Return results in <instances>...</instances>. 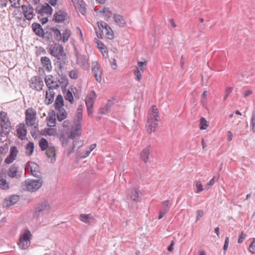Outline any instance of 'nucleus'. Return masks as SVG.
Segmentation results:
<instances>
[{
	"instance_id": "f257e3e1",
	"label": "nucleus",
	"mask_w": 255,
	"mask_h": 255,
	"mask_svg": "<svg viewBox=\"0 0 255 255\" xmlns=\"http://www.w3.org/2000/svg\"><path fill=\"white\" fill-rule=\"evenodd\" d=\"M159 121V116L158 110L155 106H153L148 114L146 124V130L148 133L156 131Z\"/></svg>"
},
{
	"instance_id": "f03ea898",
	"label": "nucleus",
	"mask_w": 255,
	"mask_h": 255,
	"mask_svg": "<svg viewBox=\"0 0 255 255\" xmlns=\"http://www.w3.org/2000/svg\"><path fill=\"white\" fill-rule=\"evenodd\" d=\"M53 11L51 6L48 3L38 5L35 8V12L38 14V18L42 24L48 21V17L50 16Z\"/></svg>"
},
{
	"instance_id": "7ed1b4c3",
	"label": "nucleus",
	"mask_w": 255,
	"mask_h": 255,
	"mask_svg": "<svg viewBox=\"0 0 255 255\" xmlns=\"http://www.w3.org/2000/svg\"><path fill=\"white\" fill-rule=\"evenodd\" d=\"M51 209V207L47 201H41L35 207L33 218L34 217L38 218L45 214H49Z\"/></svg>"
},
{
	"instance_id": "20e7f679",
	"label": "nucleus",
	"mask_w": 255,
	"mask_h": 255,
	"mask_svg": "<svg viewBox=\"0 0 255 255\" xmlns=\"http://www.w3.org/2000/svg\"><path fill=\"white\" fill-rule=\"evenodd\" d=\"M33 32L38 36L42 37L44 42H49L52 38V32L50 30V31H47L44 32L42 26L39 23H33Z\"/></svg>"
},
{
	"instance_id": "39448f33",
	"label": "nucleus",
	"mask_w": 255,
	"mask_h": 255,
	"mask_svg": "<svg viewBox=\"0 0 255 255\" xmlns=\"http://www.w3.org/2000/svg\"><path fill=\"white\" fill-rule=\"evenodd\" d=\"M30 231L26 229L24 230L22 233L20 235L18 245L21 250L27 249L30 245Z\"/></svg>"
},
{
	"instance_id": "423d86ee",
	"label": "nucleus",
	"mask_w": 255,
	"mask_h": 255,
	"mask_svg": "<svg viewBox=\"0 0 255 255\" xmlns=\"http://www.w3.org/2000/svg\"><path fill=\"white\" fill-rule=\"evenodd\" d=\"M97 24L102 33L105 34L108 39H113L114 38V32L111 27L106 22L100 21L97 22Z\"/></svg>"
},
{
	"instance_id": "0eeeda50",
	"label": "nucleus",
	"mask_w": 255,
	"mask_h": 255,
	"mask_svg": "<svg viewBox=\"0 0 255 255\" xmlns=\"http://www.w3.org/2000/svg\"><path fill=\"white\" fill-rule=\"evenodd\" d=\"M76 63L82 69L84 70H87L90 68V63L89 62V57L86 55L77 54L76 55Z\"/></svg>"
},
{
	"instance_id": "6e6552de",
	"label": "nucleus",
	"mask_w": 255,
	"mask_h": 255,
	"mask_svg": "<svg viewBox=\"0 0 255 255\" xmlns=\"http://www.w3.org/2000/svg\"><path fill=\"white\" fill-rule=\"evenodd\" d=\"M51 54L56 57H63L65 55L63 47L56 43L51 44L50 47Z\"/></svg>"
},
{
	"instance_id": "1a4fd4ad",
	"label": "nucleus",
	"mask_w": 255,
	"mask_h": 255,
	"mask_svg": "<svg viewBox=\"0 0 255 255\" xmlns=\"http://www.w3.org/2000/svg\"><path fill=\"white\" fill-rule=\"evenodd\" d=\"M100 66L97 61L92 62V72L96 80L99 83L102 81V71L100 69Z\"/></svg>"
},
{
	"instance_id": "9d476101",
	"label": "nucleus",
	"mask_w": 255,
	"mask_h": 255,
	"mask_svg": "<svg viewBox=\"0 0 255 255\" xmlns=\"http://www.w3.org/2000/svg\"><path fill=\"white\" fill-rule=\"evenodd\" d=\"M0 126L2 130L10 129V123L6 113L3 111L0 113Z\"/></svg>"
},
{
	"instance_id": "9b49d317",
	"label": "nucleus",
	"mask_w": 255,
	"mask_h": 255,
	"mask_svg": "<svg viewBox=\"0 0 255 255\" xmlns=\"http://www.w3.org/2000/svg\"><path fill=\"white\" fill-rule=\"evenodd\" d=\"M69 17L67 12L64 9L56 11L53 15V20L56 22H62L68 21Z\"/></svg>"
},
{
	"instance_id": "f8f14e48",
	"label": "nucleus",
	"mask_w": 255,
	"mask_h": 255,
	"mask_svg": "<svg viewBox=\"0 0 255 255\" xmlns=\"http://www.w3.org/2000/svg\"><path fill=\"white\" fill-rule=\"evenodd\" d=\"M18 151L15 146H12L10 147L9 155L5 159L4 163L5 164H10L15 160Z\"/></svg>"
},
{
	"instance_id": "ddd939ff",
	"label": "nucleus",
	"mask_w": 255,
	"mask_h": 255,
	"mask_svg": "<svg viewBox=\"0 0 255 255\" xmlns=\"http://www.w3.org/2000/svg\"><path fill=\"white\" fill-rule=\"evenodd\" d=\"M45 82L46 85L48 88V89H55L59 88V85L57 81H54L52 76H47L45 78Z\"/></svg>"
},
{
	"instance_id": "4468645a",
	"label": "nucleus",
	"mask_w": 255,
	"mask_h": 255,
	"mask_svg": "<svg viewBox=\"0 0 255 255\" xmlns=\"http://www.w3.org/2000/svg\"><path fill=\"white\" fill-rule=\"evenodd\" d=\"M18 166L14 164L12 165L8 170V176L11 178H18L20 177V175L18 174L19 172L18 171Z\"/></svg>"
},
{
	"instance_id": "2eb2a0df",
	"label": "nucleus",
	"mask_w": 255,
	"mask_h": 255,
	"mask_svg": "<svg viewBox=\"0 0 255 255\" xmlns=\"http://www.w3.org/2000/svg\"><path fill=\"white\" fill-rule=\"evenodd\" d=\"M17 135L18 138L21 139H23L27 133V131L25 129V126L24 124H20L17 127Z\"/></svg>"
},
{
	"instance_id": "dca6fc26",
	"label": "nucleus",
	"mask_w": 255,
	"mask_h": 255,
	"mask_svg": "<svg viewBox=\"0 0 255 255\" xmlns=\"http://www.w3.org/2000/svg\"><path fill=\"white\" fill-rule=\"evenodd\" d=\"M81 129V125H78L74 124V126L72 127L70 134L69 135L70 138L71 139L75 138L80 134V131Z\"/></svg>"
},
{
	"instance_id": "f3484780",
	"label": "nucleus",
	"mask_w": 255,
	"mask_h": 255,
	"mask_svg": "<svg viewBox=\"0 0 255 255\" xmlns=\"http://www.w3.org/2000/svg\"><path fill=\"white\" fill-rule=\"evenodd\" d=\"M115 23L120 27H124L126 24L124 17L118 13H114L113 16Z\"/></svg>"
},
{
	"instance_id": "a211bd4d",
	"label": "nucleus",
	"mask_w": 255,
	"mask_h": 255,
	"mask_svg": "<svg viewBox=\"0 0 255 255\" xmlns=\"http://www.w3.org/2000/svg\"><path fill=\"white\" fill-rule=\"evenodd\" d=\"M22 9L24 17L27 20L32 19V7L30 4H24L22 6Z\"/></svg>"
},
{
	"instance_id": "6ab92c4d",
	"label": "nucleus",
	"mask_w": 255,
	"mask_h": 255,
	"mask_svg": "<svg viewBox=\"0 0 255 255\" xmlns=\"http://www.w3.org/2000/svg\"><path fill=\"white\" fill-rule=\"evenodd\" d=\"M83 107L80 105L76 111L75 117L74 119V124L78 125H81V122L83 120Z\"/></svg>"
},
{
	"instance_id": "aec40b11",
	"label": "nucleus",
	"mask_w": 255,
	"mask_h": 255,
	"mask_svg": "<svg viewBox=\"0 0 255 255\" xmlns=\"http://www.w3.org/2000/svg\"><path fill=\"white\" fill-rule=\"evenodd\" d=\"M151 147L150 145H147L144 148L140 153V159L144 162L146 163L148 161Z\"/></svg>"
},
{
	"instance_id": "412c9836",
	"label": "nucleus",
	"mask_w": 255,
	"mask_h": 255,
	"mask_svg": "<svg viewBox=\"0 0 255 255\" xmlns=\"http://www.w3.org/2000/svg\"><path fill=\"white\" fill-rule=\"evenodd\" d=\"M19 200L18 195H13L11 196L8 199H6L4 201V206L6 207L13 205Z\"/></svg>"
},
{
	"instance_id": "4be33fe9",
	"label": "nucleus",
	"mask_w": 255,
	"mask_h": 255,
	"mask_svg": "<svg viewBox=\"0 0 255 255\" xmlns=\"http://www.w3.org/2000/svg\"><path fill=\"white\" fill-rule=\"evenodd\" d=\"M6 178V176L5 173H0V188L2 190H7L9 188Z\"/></svg>"
},
{
	"instance_id": "5701e85b",
	"label": "nucleus",
	"mask_w": 255,
	"mask_h": 255,
	"mask_svg": "<svg viewBox=\"0 0 255 255\" xmlns=\"http://www.w3.org/2000/svg\"><path fill=\"white\" fill-rule=\"evenodd\" d=\"M46 154L49 158H51V161L54 162L55 161V157L56 152L55 148L53 146H50L46 149Z\"/></svg>"
},
{
	"instance_id": "b1692460",
	"label": "nucleus",
	"mask_w": 255,
	"mask_h": 255,
	"mask_svg": "<svg viewBox=\"0 0 255 255\" xmlns=\"http://www.w3.org/2000/svg\"><path fill=\"white\" fill-rule=\"evenodd\" d=\"M41 62L43 67L47 71L50 72L51 70L52 65L49 58L42 57L41 58Z\"/></svg>"
},
{
	"instance_id": "393cba45",
	"label": "nucleus",
	"mask_w": 255,
	"mask_h": 255,
	"mask_svg": "<svg viewBox=\"0 0 255 255\" xmlns=\"http://www.w3.org/2000/svg\"><path fill=\"white\" fill-rule=\"evenodd\" d=\"M55 110L56 111L57 118L59 121L61 122L67 118V112L63 108L55 109Z\"/></svg>"
},
{
	"instance_id": "a878e982",
	"label": "nucleus",
	"mask_w": 255,
	"mask_h": 255,
	"mask_svg": "<svg viewBox=\"0 0 255 255\" xmlns=\"http://www.w3.org/2000/svg\"><path fill=\"white\" fill-rule=\"evenodd\" d=\"M54 106L55 109H59L60 108H63L64 100L63 97L61 95H58L56 97Z\"/></svg>"
},
{
	"instance_id": "bb28decb",
	"label": "nucleus",
	"mask_w": 255,
	"mask_h": 255,
	"mask_svg": "<svg viewBox=\"0 0 255 255\" xmlns=\"http://www.w3.org/2000/svg\"><path fill=\"white\" fill-rule=\"evenodd\" d=\"M43 180L42 178H33V192L37 191L42 185Z\"/></svg>"
},
{
	"instance_id": "cd10ccee",
	"label": "nucleus",
	"mask_w": 255,
	"mask_h": 255,
	"mask_svg": "<svg viewBox=\"0 0 255 255\" xmlns=\"http://www.w3.org/2000/svg\"><path fill=\"white\" fill-rule=\"evenodd\" d=\"M25 123L27 126H32V109L28 108L25 112Z\"/></svg>"
},
{
	"instance_id": "c85d7f7f",
	"label": "nucleus",
	"mask_w": 255,
	"mask_h": 255,
	"mask_svg": "<svg viewBox=\"0 0 255 255\" xmlns=\"http://www.w3.org/2000/svg\"><path fill=\"white\" fill-rule=\"evenodd\" d=\"M94 217L91 214H81L80 216V220L85 223H89L92 220H93Z\"/></svg>"
},
{
	"instance_id": "c756f323",
	"label": "nucleus",
	"mask_w": 255,
	"mask_h": 255,
	"mask_svg": "<svg viewBox=\"0 0 255 255\" xmlns=\"http://www.w3.org/2000/svg\"><path fill=\"white\" fill-rule=\"evenodd\" d=\"M54 92L53 90L48 89L46 92V101L48 100L47 104H51L54 101Z\"/></svg>"
},
{
	"instance_id": "7c9ffc66",
	"label": "nucleus",
	"mask_w": 255,
	"mask_h": 255,
	"mask_svg": "<svg viewBox=\"0 0 255 255\" xmlns=\"http://www.w3.org/2000/svg\"><path fill=\"white\" fill-rule=\"evenodd\" d=\"M50 30H51L54 34V36L55 38L57 41L61 40L62 39V34L61 33L60 31L56 27H52L50 28Z\"/></svg>"
},
{
	"instance_id": "2f4dec72",
	"label": "nucleus",
	"mask_w": 255,
	"mask_h": 255,
	"mask_svg": "<svg viewBox=\"0 0 255 255\" xmlns=\"http://www.w3.org/2000/svg\"><path fill=\"white\" fill-rule=\"evenodd\" d=\"M100 12L103 13V16L107 17V20H108L112 16H113V14L109 7H104L103 9L100 11Z\"/></svg>"
},
{
	"instance_id": "473e14b6",
	"label": "nucleus",
	"mask_w": 255,
	"mask_h": 255,
	"mask_svg": "<svg viewBox=\"0 0 255 255\" xmlns=\"http://www.w3.org/2000/svg\"><path fill=\"white\" fill-rule=\"evenodd\" d=\"M39 145L42 151L46 150L50 146L49 145L47 140L44 138H42L40 139Z\"/></svg>"
},
{
	"instance_id": "72a5a7b5",
	"label": "nucleus",
	"mask_w": 255,
	"mask_h": 255,
	"mask_svg": "<svg viewBox=\"0 0 255 255\" xmlns=\"http://www.w3.org/2000/svg\"><path fill=\"white\" fill-rule=\"evenodd\" d=\"M161 204L163 206L160 211L166 214L169 211L171 203L169 200H166L162 202Z\"/></svg>"
},
{
	"instance_id": "f704fd0d",
	"label": "nucleus",
	"mask_w": 255,
	"mask_h": 255,
	"mask_svg": "<svg viewBox=\"0 0 255 255\" xmlns=\"http://www.w3.org/2000/svg\"><path fill=\"white\" fill-rule=\"evenodd\" d=\"M140 192L137 189L134 188L132 191L131 195H130V198L134 201H138V198L140 195Z\"/></svg>"
},
{
	"instance_id": "c9c22d12",
	"label": "nucleus",
	"mask_w": 255,
	"mask_h": 255,
	"mask_svg": "<svg viewBox=\"0 0 255 255\" xmlns=\"http://www.w3.org/2000/svg\"><path fill=\"white\" fill-rule=\"evenodd\" d=\"M23 189L28 191H32V180L28 179L22 185Z\"/></svg>"
},
{
	"instance_id": "e433bc0d",
	"label": "nucleus",
	"mask_w": 255,
	"mask_h": 255,
	"mask_svg": "<svg viewBox=\"0 0 255 255\" xmlns=\"http://www.w3.org/2000/svg\"><path fill=\"white\" fill-rule=\"evenodd\" d=\"M47 125L49 127H54L56 124V118L55 115L53 116H49L47 118Z\"/></svg>"
},
{
	"instance_id": "4c0bfd02",
	"label": "nucleus",
	"mask_w": 255,
	"mask_h": 255,
	"mask_svg": "<svg viewBox=\"0 0 255 255\" xmlns=\"http://www.w3.org/2000/svg\"><path fill=\"white\" fill-rule=\"evenodd\" d=\"M95 100V97H93L91 96L87 97L85 100V103L87 108H93Z\"/></svg>"
},
{
	"instance_id": "58836bf2",
	"label": "nucleus",
	"mask_w": 255,
	"mask_h": 255,
	"mask_svg": "<svg viewBox=\"0 0 255 255\" xmlns=\"http://www.w3.org/2000/svg\"><path fill=\"white\" fill-rule=\"evenodd\" d=\"M71 35V31L69 29H66L62 35V39L63 42H67Z\"/></svg>"
},
{
	"instance_id": "ea45409f",
	"label": "nucleus",
	"mask_w": 255,
	"mask_h": 255,
	"mask_svg": "<svg viewBox=\"0 0 255 255\" xmlns=\"http://www.w3.org/2000/svg\"><path fill=\"white\" fill-rule=\"evenodd\" d=\"M69 76L72 79H77L79 76L78 70L76 69H72L69 72Z\"/></svg>"
},
{
	"instance_id": "a19ab883",
	"label": "nucleus",
	"mask_w": 255,
	"mask_h": 255,
	"mask_svg": "<svg viewBox=\"0 0 255 255\" xmlns=\"http://www.w3.org/2000/svg\"><path fill=\"white\" fill-rule=\"evenodd\" d=\"M60 140L62 142V145L63 147H66L68 144L71 142V138L69 136L68 137H65L64 136L61 137Z\"/></svg>"
},
{
	"instance_id": "79ce46f5",
	"label": "nucleus",
	"mask_w": 255,
	"mask_h": 255,
	"mask_svg": "<svg viewBox=\"0 0 255 255\" xmlns=\"http://www.w3.org/2000/svg\"><path fill=\"white\" fill-rule=\"evenodd\" d=\"M66 100L68 101L70 103L72 104L74 101V97L72 92L70 91H68L65 96Z\"/></svg>"
},
{
	"instance_id": "37998d69",
	"label": "nucleus",
	"mask_w": 255,
	"mask_h": 255,
	"mask_svg": "<svg viewBox=\"0 0 255 255\" xmlns=\"http://www.w3.org/2000/svg\"><path fill=\"white\" fill-rule=\"evenodd\" d=\"M207 127L208 125L206 120L204 118L202 117L200 119V128L201 129H205L207 128Z\"/></svg>"
},
{
	"instance_id": "c03bdc74",
	"label": "nucleus",
	"mask_w": 255,
	"mask_h": 255,
	"mask_svg": "<svg viewBox=\"0 0 255 255\" xmlns=\"http://www.w3.org/2000/svg\"><path fill=\"white\" fill-rule=\"evenodd\" d=\"M39 80H40V78L39 77H35V80L38 81V84H37V85L34 86V88L37 91H40V90H42V88L43 85L42 81H41Z\"/></svg>"
},
{
	"instance_id": "a18cd8bd",
	"label": "nucleus",
	"mask_w": 255,
	"mask_h": 255,
	"mask_svg": "<svg viewBox=\"0 0 255 255\" xmlns=\"http://www.w3.org/2000/svg\"><path fill=\"white\" fill-rule=\"evenodd\" d=\"M252 130L255 132V110L253 111L251 118Z\"/></svg>"
},
{
	"instance_id": "49530a36",
	"label": "nucleus",
	"mask_w": 255,
	"mask_h": 255,
	"mask_svg": "<svg viewBox=\"0 0 255 255\" xmlns=\"http://www.w3.org/2000/svg\"><path fill=\"white\" fill-rule=\"evenodd\" d=\"M136 70L134 72L135 79L137 81H140L141 79V74L137 67H136Z\"/></svg>"
},
{
	"instance_id": "de8ad7c7",
	"label": "nucleus",
	"mask_w": 255,
	"mask_h": 255,
	"mask_svg": "<svg viewBox=\"0 0 255 255\" xmlns=\"http://www.w3.org/2000/svg\"><path fill=\"white\" fill-rule=\"evenodd\" d=\"M26 153L27 155L32 154V142L29 141L26 147Z\"/></svg>"
},
{
	"instance_id": "09e8293b",
	"label": "nucleus",
	"mask_w": 255,
	"mask_h": 255,
	"mask_svg": "<svg viewBox=\"0 0 255 255\" xmlns=\"http://www.w3.org/2000/svg\"><path fill=\"white\" fill-rule=\"evenodd\" d=\"M11 5L13 7L18 8L19 7L20 4L19 2V0H9Z\"/></svg>"
},
{
	"instance_id": "8fccbe9b",
	"label": "nucleus",
	"mask_w": 255,
	"mask_h": 255,
	"mask_svg": "<svg viewBox=\"0 0 255 255\" xmlns=\"http://www.w3.org/2000/svg\"><path fill=\"white\" fill-rule=\"evenodd\" d=\"M196 187L197 188V191L196 192V193H198L204 190L203 185L201 184V182L199 181H198L196 182Z\"/></svg>"
},
{
	"instance_id": "3c124183",
	"label": "nucleus",
	"mask_w": 255,
	"mask_h": 255,
	"mask_svg": "<svg viewBox=\"0 0 255 255\" xmlns=\"http://www.w3.org/2000/svg\"><path fill=\"white\" fill-rule=\"evenodd\" d=\"M56 133V130L53 128H47L45 130V134L49 135H53Z\"/></svg>"
},
{
	"instance_id": "603ef678",
	"label": "nucleus",
	"mask_w": 255,
	"mask_h": 255,
	"mask_svg": "<svg viewBox=\"0 0 255 255\" xmlns=\"http://www.w3.org/2000/svg\"><path fill=\"white\" fill-rule=\"evenodd\" d=\"M33 177H34L35 179L42 178L41 173L37 170H33Z\"/></svg>"
},
{
	"instance_id": "864d4df0",
	"label": "nucleus",
	"mask_w": 255,
	"mask_h": 255,
	"mask_svg": "<svg viewBox=\"0 0 255 255\" xmlns=\"http://www.w3.org/2000/svg\"><path fill=\"white\" fill-rule=\"evenodd\" d=\"M215 176H214L207 184L206 185H205V188L206 189H209L210 188V187L212 186H213L215 181Z\"/></svg>"
},
{
	"instance_id": "5fc2aeb1",
	"label": "nucleus",
	"mask_w": 255,
	"mask_h": 255,
	"mask_svg": "<svg viewBox=\"0 0 255 255\" xmlns=\"http://www.w3.org/2000/svg\"><path fill=\"white\" fill-rule=\"evenodd\" d=\"M110 112V110L106 107L101 108L99 111V114L101 115H105Z\"/></svg>"
},
{
	"instance_id": "6e6d98bb",
	"label": "nucleus",
	"mask_w": 255,
	"mask_h": 255,
	"mask_svg": "<svg viewBox=\"0 0 255 255\" xmlns=\"http://www.w3.org/2000/svg\"><path fill=\"white\" fill-rule=\"evenodd\" d=\"M246 237V235L245 234H244V232L243 231L241 232V233L239 236V238L238 239V243L241 244V243H243L244 242V240L245 239Z\"/></svg>"
},
{
	"instance_id": "4d7b16f0",
	"label": "nucleus",
	"mask_w": 255,
	"mask_h": 255,
	"mask_svg": "<svg viewBox=\"0 0 255 255\" xmlns=\"http://www.w3.org/2000/svg\"><path fill=\"white\" fill-rule=\"evenodd\" d=\"M249 251L252 254H254L255 253V240H254V241L250 244V245L249 246Z\"/></svg>"
},
{
	"instance_id": "13d9d810",
	"label": "nucleus",
	"mask_w": 255,
	"mask_h": 255,
	"mask_svg": "<svg viewBox=\"0 0 255 255\" xmlns=\"http://www.w3.org/2000/svg\"><path fill=\"white\" fill-rule=\"evenodd\" d=\"M147 65L146 61L144 62H138V69L139 68L140 70L143 71L144 69V66H145Z\"/></svg>"
},
{
	"instance_id": "bf43d9fd",
	"label": "nucleus",
	"mask_w": 255,
	"mask_h": 255,
	"mask_svg": "<svg viewBox=\"0 0 255 255\" xmlns=\"http://www.w3.org/2000/svg\"><path fill=\"white\" fill-rule=\"evenodd\" d=\"M91 152H88V149H87L85 151L80 153L79 155L80 158H83L89 156Z\"/></svg>"
},
{
	"instance_id": "052dcab7",
	"label": "nucleus",
	"mask_w": 255,
	"mask_h": 255,
	"mask_svg": "<svg viewBox=\"0 0 255 255\" xmlns=\"http://www.w3.org/2000/svg\"><path fill=\"white\" fill-rule=\"evenodd\" d=\"M233 90L232 87H227L225 90V96L224 97V100H226L228 97L229 94L231 93Z\"/></svg>"
},
{
	"instance_id": "680f3d73",
	"label": "nucleus",
	"mask_w": 255,
	"mask_h": 255,
	"mask_svg": "<svg viewBox=\"0 0 255 255\" xmlns=\"http://www.w3.org/2000/svg\"><path fill=\"white\" fill-rule=\"evenodd\" d=\"M30 164L31 163L30 162L27 163L25 167V170L26 172H29L30 174H32V167L31 166Z\"/></svg>"
},
{
	"instance_id": "e2e57ef3",
	"label": "nucleus",
	"mask_w": 255,
	"mask_h": 255,
	"mask_svg": "<svg viewBox=\"0 0 255 255\" xmlns=\"http://www.w3.org/2000/svg\"><path fill=\"white\" fill-rule=\"evenodd\" d=\"M197 216H196V221H198L200 219V218H201L204 214V212L203 210H199L197 211Z\"/></svg>"
},
{
	"instance_id": "0e129e2a",
	"label": "nucleus",
	"mask_w": 255,
	"mask_h": 255,
	"mask_svg": "<svg viewBox=\"0 0 255 255\" xmlns=\"http://www.w3.org/2000/svg\"><path fill=\"white\" fill-rule=\"evenodd\" d=\"M207 96V93L206 91H204L201 96V102L204 104L206 102V97Z\"/></svg>"
},
{
	"instance_id": "69168bd1",
	"label": "nucleus",
	"mask_w": 255,
	"mask_h": 255,
	"mask_svg": "<svg viewBox=\"0 0 255 255\" xmlns=\"http://www.w3.org/2000/svg\"><path fill=\"white\" fill-rule=\"evenodd\" d=\"M242 119V118L235 117L234 120L232 121V123L237 126L241 122Z\"/></svg>"
},
{
	"instance_id": "338daca9",
	"label": "nucleus",
	"mask_w": 255,
	"mask_h": 255,
	"mask_svg": "<svg viewBox=\"0 0 255 255\" xmlns=\"http://www.w3.org/2000/svg\"><path fill=\"white\" fill-rule=\"evenodd\" d=\"M95 42L97 44V47L99 48V49L105 46V45L103 43V42L102 41H101L97 39H95Z\"/></svg>"
},
{
	"instance_id": "774afa93",
	"label": "nucleus",
	"mask_w": 255,
	"mask_h": 255,
	"mask_svg": "<svg viewBox=\"0 0 255 255\" xmlns=\"http://www.w3.org/2000/svg\"><path fill=\"white\" fill-rule=\"evenodd\" d=\"M79 10L80 12L83 14H84L86 12V9L85 7L83 6L82 4H80Z\"/></svg>"
}]
</instances>
